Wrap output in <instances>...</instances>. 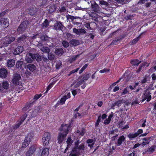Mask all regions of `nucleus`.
<instances>
[{
	"mask_svg": "<svg viewBox=\"0 0 156 156\" xmlns=\"http://www.w3.org/2000/svg\"><path fill=\"white\" fill-rule=\"evenodd\" d=\"M147 78L146 77H144L141 80V83H144L147 82Z\"/></svg>",
	"mask_w": 156,
	"mask_h": 156,
	"instance_id": "56",
	"label": "nucleus"
},
{
	"mask_svg": "<svg viewBox=\"0 0 156 156\" xmlns=\"http://www.w3.org/2000/svg\"><path fill=\"white\" fill-rule=\"evenodd\" d=\"M63 26L62 23L59 21H57L54 25L53 29L56 30H61L63 29Z\"/></svg>",
	"mask_w": 156,
	"mask_h": 156,
	"instance_id": "14",
	"label": "nucleus"
},
{
	"mask_svg": "<svg viewBox=\"0 0 156 156\" xmlns=\"http://www.w3.org/2000/svg\"><path fill=\"white\" fill-rule=\"evenodd\" d=\"M29 24V22L28 21H23L17 29V32L19 34L22 33L28 27Z\"/></svg>",
	"mask_w": 156,
	"mask_h": 156,
	"instance_id": "5",
	"label": "nucleus"
},
{
	"mask_svg": "<svg viewBox=\"0 0 156 156\" xmlns=\"http://www.w3.org/2000/svg\"><path fill=\"white\" fill-rule=\"evenodd\" d=\"M92 7L94 9L93 10L96 12H98V11H99L100 9L98 5L96 3H95L94 4H92Z\"/></svg>",
	"mask_w": 156,
	"mask_h": 156,
	"instance_id": "32",
	"label": "nucleus"
},
{
	"mask_svg": "<svg viewBox=\"0 0 156 156\" xmlns=\"http://www.w3.org/2000/svg\"><path fill=\"white\" fill-rule=\"evenodd\" d=\"M7 75V72L6 69L3 68L0 69V77L5 78Z\"/></svg>",
	"mask_w": 156,
	"mask_h": 156,
	"instance_id": "18",
	"label": "nucleus"
},
{
	"mask_svg": "<svg viewBox=\"0 0 156 156\" xmlns=\"http://www.w3.org/2000/svg\"><path fill=\"white\" fill-rule=\"evenodd\" d=\"M9 20L6 18H2L0 20V25L4 28H6L9 25Z\"/></svg>",
	"mask_w": 156,
	"mask_h": 156,
	"instance_id": "6",
	"label": "nucleus"
},
{
	"mask_svg": "<svg viewBox=\"0 0 156 156\" xmlns=\"http://www.w3.org/2000/svg\"><path fill=\"white\" fill-rule=\"evenodd\" d=\"M27 116V114H25L23 115L22 116L20 120L17 121L16 122V124L14 126V129H17L22 124V122L25 120Z\"/></svg>",
	"mask_w": 156,
	"mask_h": 156,
	"instance_id": "11",
	"label": "nucleus"
},
{
	"mask_svg": "<svg viewBox=\"0 0 156 156\" xmlns=\"http://www.w3.org/2000/svg\"><path fill=\"white\" fill-rule=\"evenodd\" d=\"M27 67L32 72L34 71L36 69V66L32 64H29L27 66Z\"/></svg>",
	"mask_w": 156,
	"mask_h": 156,
	"instance_id": "33",
	"label": "nucleus"
},
{
	"mask_svg": "<svg viewBox=\"0 0 156 156\" xmlns=\"http://www.w3.org/2000/svg\"><path fill=\"white\" fill-rule=\"evenodd\" d=\"M37 114V112L34 110V111H33L32 113L31 114V117H33L36 116Z\"/></svg>",
	"mask_w": 156,
	"mask_h": 156,
	"instance_id": "60",
	"label": "nucleus"
},
{
	"mask_svg": "<svg viewBox=\"0 0 156 156\" xmlns=\"http://www.w3.org/2000/svg\"><path fill=\"white\" fill-rule=\"evenodd\" d=\"M109 70H110L109 69H107L105 68L104 69H103V70H101L99 71V72L100 73H103L106 72H108V71H109Z\"/></svg>",
	"mask_w": 156,
	"mask_h": 156,
	"instance_id": "57",
	"label": "nucleus"
},
{
	"mask_svg": "<svg viewBox=\"0 0 156 156\" xmlns=\"http://www.w3.org/2000/svg\"><path fill=\"white\" fill-rule=\"evenodd\" d=\"M79 69H80V68H77V69H75L74 70H73L71 71L70 73V74H72L73 73H75L76 72H77L78 71V70Z\"/></svg>",
	"mask_w": 156,
	"mask_h": 156,
	"instance_id": "59",
	"label": "nucleus"
},
{
	"mask_svg": "<svg viewBox=\"0 0 156 156\" xmlns=\"http://www.w3.org/2000/svg\"><path fill=\"white\" fill-rule=\"evenodd\" d=\"M28 10V13L31 15H33L36 12V9L34 6H33L32 8H29Z\"/></svg>",
	"mask_w": 156,
	"mask_h": 156,
	"instance_id": "27",
	"label": "nucleus"
},
{
	"mask_svg": "<svg viewBox=\"0 0 156 156\" xmlns=\"http://www.w3.org/2000/svg\"><path fill=\"white\" fill-rule=\"evenodd\" d=\"M83 83V81H82L81 80L79 81L75 85V87L76 88L79 86L81 84Z\"/></svg>",
	"mask_w": 156,
	"mask_h": 156,
	"instance_id": "55",
	"label": "nucleus"
},
{
	"mask_svg": "<svg viewBox=\"0 0 156 156\" xmlns=\"http://www.w3.org/2000/svg\"><path fill=\"white\" fill-rule=\"evenodd\" d=\"M143 132V129H139L138 130L137 132L136 133L137 134V136H138L139 134H141Z\"/></svg>",
	"mask_w": 156,
	"mask_h": 156,
	"instance_id": "58",
	"label": "nucleus"
},
{
	"mask_svg": "<svg viewBox=\"0 0 156 156\" xmlns=\"http://www.w3.org/2000/svg\"><path fill=\"white\" fill-rule=\"evenodd\" d=\"M30 143V142L29 141H28L26 139H25L24 142L22 144V147L25 148L29 145Z\"/></svg>",
	"mask_w": 156,
	"mask_h": 156,
	"instance_id": "38",
	"label": "nucleus"
},
{
	"mask_svg": "<svg viewBox=\"0 0 156 156\" xmlns=\"http://www.w3.org/2000/svg\"><path fill=\"white\" fill-rule=\"evenodd\" d=\"M80 143V141L79 140H77L76 142H75V147H76L78 146L79 144Z\"/></svg>",
	"mask_w": 156,
	"mask_h": 156,
	"instance_id": "61",
	"label": "nucleus"
},
{
	"mask_svg": "<svg viewBox=\"0 0 156 156\" xmlns=\"http://www.w3.org/2000/svg\"><path fill=\"white\" fill-rule=\"evenodd\" d=\"M100 3L102 5H104L105 6H107L108 5V3L103 0L100 1Z\"/></svg>",
	"mask_w": 156,
	"mask_h": 156,
	"instance_id": "53",
	"label": "nucleus"
},
{
	"mask_svg": "<svg viewBox=\"0 0 156 156\" xmlns=\"http://www.w3.org/2000/svg\"><path fill=\"white\" fill-rule=\"evenodd\" d=\"M23 50V47L18 46L14 50L13 54L14 55L19 54L22 52Z\"/></svg>",
	"mask_w": 156,
	"mask_h": 156,
	"instance_id": "16",
	"label": "nucleus"
},
{
	"mask_svg": "<svg viewBox=\"0 0 156 156\" xmlns=\"http://www.w3.org/2000/svg\"><path fill=\"white\" fill-rule=\"evenodd\" d=\"M151 138L149 137H147L143 139V140L144 141L142 143V145H144L148 144L149 142V140Z\"/></svg>",
	"mask_w": 156,
	"mask_h": 156,
	"instance_id": "35",
	"label": "nucleus"
},
{
	"mask_svg": "<svg viewBox=\"0 0 156 156\" xmlns=\"http://www.w3.org/2000/svg\"><path fill=\"white\" fill-rule=\"evenodd\" d=\"M26 38H27V37L24 36H22V37L19 38L18 40V41L19 43H20L21 42V41H23V40L25 39Z\"/></svg>",
	"mask_w": 156,
	"mask_h": 156,
	"instance_id": "45",
	"label": "nucleus"
},
{
	"mask_svg": "<svg viewBox=\"0 0 156 156\" xmlns=\"http://www.w3.org/2000/svg\"><path fill=\"white\" fill-rule=\"evenodd\" d=\"M101 115H99L98 117V119L96 121V122L95 124V126H98L99 124V123L101 122Z\"/></svg>",
	"mask_w": 156,
	"mask_h": 156,
	"instance_id": "49",
	"label": "nucleus"
},
{
	"mask_svg": "<svg viewBox=\"0 0 156 156\" xmlns=\"http://www.w3.org/2000/svg\"><path fill=\"white\" fill-rule=\"evenodd\" d=\"M89 77V74H87L85 75L83 78L81 80V81H83V82L84 81L87 80Z\"/></svg>",
	"mask_w": 156,
	"mask_h": 156,
	"instance_id": "48",
	"label": "nucleus"
},
{
	"mask_svg": "<svg viewBox=\"0 0 156 156\" xmlns=\"http://www.w3.org/2000/svg\"><path fill=\"white\" fill-rule=\"evenodd\" d=\"M29 108V105H26L23 108V111H26Z\"/></svg>",
	"mask_w": 156,
	"mask_h": 156,
	"instance_id": "64",
	"label": "nucleus"
},
{
	"mask_svg": "<svg viewBox=\"0 0 156 156\" xmlns=\"http://www.w3.org/2000/svg\"><path fill=\"white\" fill-rule=\"evenodd\" d=\"M66 17L67 18V20H72L74 19V16L71 15H67L66 16Z\"/></svg>",
	"mask_w": 156,
	"mask_h": 156,
	"instance_id": "54",
	"label": "nucleus"
},
{
	"mask_svg": "<svg viewBox=\"0 0 156 156\" xmlns=\"http://www.w3.org/2000/svg\"><path fill=\"white\" fill-rule=\"evenodd\" d=\"M126 102L125 100L123 99H122L120 100H118V101H115L114 103H113L112 104V106H116L118 107H119L122 104H123Z\"/></svg>",
	"mask_w": 156,
	"mask_h": 156,
	"instance_id": "19",
	"label": "nucleus"
},
{
	"mask_svg": "<svg viewBox=\"0 0 156 156\" xmlns=\"http://www.w3.org/2000/svg\"><path fill=\"white\" fill-rule=\"evenodd\" d=\"M79 154L77 153L75 149H73L69 154V156H78Z\"/></svg>",
	"mask_w": 156,
	"mask_h": 156,
	"instance_id": "40",
	"label": "nucleus"
},
{
	"mask_svg": "<svg viewBox=\"0 0 156 156\" xmlns=\"http://www.w3.org/2000/svg\"><path fill=\"white\" fill-rule=\"evenodd\" d=\"M114 116V114L113 112H111L108 116V118L106 119L104 122V124L105 125H108L111 119H112Z\"/></svg>",
	"mask_w": 156,
	"mask_h": 156,
	"instance_id": "20",
	"label": "nucleus"
},
{
	"mask_svg": "<svg viewBox=\"0 0 156 156\" xmlns=\"http://www.w3.org/2000/svg\"><path fill=\"white\" fill-rule=\"evenodd\" d=\"M23 64L22 61H19L16 63V66L17 68L19 69H21L22 65Z\"/></svg>",
	"mask_w": 156,
	"mask_h": 156,
	"instance_id": "39",
	"label": "nucleus"
},
{
	"mask_svg": "<svg viewBox=\"0 0 156 156\" xmlns=\"http://www.w3.org/2000/svg\"><path fill=\"white\" fill-rule=\"evenodd\" d=\"M141 62V61H139L137 59H135L131 60V63L133 66H137Z\"/></svg>",
	"mask_w": 156,
	"mask_h": 156,
	"instance_id": "28",
	"label": "nucleus"
},
{
	"mask_svg": "<svg viewBox=\"0 0 156 156\" xmlns=\"http://www.w3.org/2000/svg\"><path fill=\"white\" fill-rule=\"evenodd\" d=\"M38 46L41 50L44 53H49L50 52V50L49 48L47 47H42V45L39 44Z\"/></svg>",
	"mask_w": 156,
	"mask_h": 156,
	"instance_id": "17",
	"label": "nucleus"
},
{
	"mask_svg": "<svg viewBox=\"0 0 156 156\" xmlns=\"http://www.w3.org/2000/svg\"><path fill=\"white\" fill-rule=\"evenodd\" d=\"M15 38L10 36H6L3 38L0 44V48L7 46L8 44L11 43L15 40Z\"/></svg>",
	"mask_w": 156,
	"mask_h": 156,
	"instance_id": "3",
	"label": "nucleus"
},
{
	"mask_svg": "<svg viewBox=\"0 0 156 156\" xmlns=\"http://www.w3.org/2000/svg\"><path fill=\"white\" fill-rule=\"evenodd\" d=\"M36 147L33 145L30 147L29 150L26 152V156H31L36 151Z\"/></svg>",
	"mask_w": 156,
	"mask_h": 156,
	"instance_id": "12",
	"label": "nucleus"
},
{
	"mask_svg": "<svg viewBox=\"0 0 156 156\" xmlns=\"http://www.w3.org/2000/svg\"><path fill=\"white\" fill-rule=\"evenodd\" d=\"M62 65V63L60 61H57L56 64V68L57 69H59Z\"/></svg>",
	"mask_w": 156,
	"mask_h": 156,
	"instance_id": "44",
	"label": "nucleus"
},
{
	"mask_svg": "<svg viewBox=\"0 0 156 156\" xmlns=\"http://www.w3.org/2000/svg\"><path fill=\"white\" fill-rule=\"evenodd\" d=\"M66 99L67 98H66V96H64L61 98L59 102V101H58L57 104H58L60 103V104L63 105L65 103V101Z\"/></svg>",
	"mask_w": 156,
	"mask_h": 156,
	"instance_id": "37",
	"label": "nucleus"
},
{
	"mask_svg": "<svg viewBox=\"0 0 156 156\" xmlns=\"http://www.w3.org/2000/svg\"><path fill=\"white\" fill-rule=\"evenodd\" d=\"M54 84L53 83H51L47 87V90L45 92L46 93H47L48 90L53 87Z\"/></svg>",
	"mask_w": 156,
	"mask_h": 156,
	"instance_id": "51",
	"label": "nucleus"
},
{
	"mask_svg": "<svg viewBox=\"0 0 156 156\" xmlns=\"http://www.w3.org/2000/svg\"><path fill=\"white\" fill-rule=\"evenodd\" d=\"M143 101L147 100V101H149L151 99V93L148 89H146L142 96Z\"/></svg>",
	"mask_w": 156,
	"mask_h": 156,
	"instance_id": "7",
	"label": "nucleus"
},
{
	"mask_svg": "<svg viewBox=\"0 0 156 156\" xmlns=\"http://www.w3.org/2000/svg\"><path fill=\"white\" fill-rule=\"evenodd\" d=\"M15 63V61L12 59H10L8 60L7 62V65L8 67H11L13 66Z\"/></svg>",
	"mask_w": 156,
	"mask_h": 156,
	"instance_id": "26",
	"label": "nucleus"
},
{
	"mask_svg": "<svg viewBox=\"0 0 156 156\" xmlns=\"http://www.w3.org/2000/svg\"><path fill=\"white\" fill-rule=\"evenodd\" d=\"M40 37L41 39L43 41H47L48 40L49 38L46 35H41V34H37L33 36L32 37L33 39H35L37 37Z\"/></svg>",
	"mask_w": 156,
	"mask_h": 156,
	"instance_id": "13",
	"label": "nucleus"
},
{
	"mask_svg": "<svg viewBox=\"0 0 156 156\" xmlns=\"http://www.w3.org/2000/svg\"><path fill=\"white\" fill-rule=\"evenodd\" d=\"M70 124H63L61 125L59 129L60 133H59L58 137V143L61 144L64 140L70 129Z\"/></svg>",
	"mask_w": 156,
	"mask_h": 156,
	"instance_id": "1",
	"label": "nucleus"
},
{
	"mask_svg": "<svg viewBox=\"0 0 156 156\" xmlns=\"http://www.w3.org/2000/svg\"><path fill=\"white\" fill-rule=\"evenodd\" d=\"M42 96L41 94H36L34 97V99L35 100H37L39 99Z\"/></svg>",
	"mask_w": 156,
	"mask_h": 156,
	"instance_id": "52",
	"label": "nucleus"
},
{
	"mask_svg": "<svg viewBox=\"0 0 156 156\" xmlns=\"http://www.w3.org/2000/svg\"><path fill=\"white\" fill-rule=\"evenodd\" d=\"M87 66L88 65L87 64H85L80 70L79 73L80 74L87 67Z\"/></svg>",
	"mask_w": 156,
	"mask_h": 156,
	"instance_id": "46",
	"label": "nucleus"
},
{
	"mask_svg": "<svg viewBox=\"0 0 156 156\" xmlns=\"http://www.w3.org/2000/svg\"><path fill=\"white\" fill-rule=\"evenodd\" d=\"M125 137L123 136H120L117 140L116 144L117 146H120L125 140Z\"/></svg>",
	"mask_w": 156,
	"mask_h": 156,
	"instance_id": "24",
	"label": "nucleus"
},
{
	"mask_svg": "<svg viewBox=\"0 0 156 156\" xmlns=\"http://www.w3.org/2000/svg\"><path fill=\"white\" fill-rule=\"evenodd\" d=\"M141 34H140L138 37L134 38V39L132 40L131 41H130L129 43L131 45H132L136 44L140 39V36H141Z\"/></svg>",
	"mask_w": 156,
	"mask_h": 156,
	"instance_id": "29",
	"label": "nucleus"
},
{
	"mask_svg": "<svg viewBox=\"0 0 156 156\" xmlns=\"http://www.w3.org/2000/svg\"><path fill=\"white\" fill-rule=\"evenodd\" d=\"M84 145L83 144H81L80 145L74 147L73 149H75L76 152L79 154L84 152Z\"/></svg>",
	"mask_w": 156,
	"mask_h": 156,
	"instance_id": "8",
	"label": "nucleus"
},
{
	"mask_svg": "<svg viewBox=\"0 0 156 156\" xmlns=\"http://www.w3.org/2000/svg\"><path fill=\"white\" fill-rule=\"evenodd\" d=\"M119 89V88L118 86H115L113 89V91L114 92H115L117 91Z\"/></svg>",
	"mask_w": 156,
	"mask_h": 156,
	"instance_id": "63",
	"label": "nucleus"
},
{
	"mask_svg": "<svg viewBox=\"0 0 156 156\" xmlns=\"http://www.w3.org/2000/svg\"><path fill=\"white\" fill-rule=\"evenodd\" d=\"M51 137V135L48 132H46L44 134L42 138L44 146H47L48 144Z\"/></svg>",
	"mask_w": 156,
	"mask_h": 156,
	"instance_id": "4",
	"label": "nucleus"
},
{
	"mask_svg": "<svg viewBox=\"0 0 156 156\" xmlns=\"http://www.w3.org/2000/svg\"><path fill=\"white\" fill-rule=\"evenodd\" d=\"M156 148V145H153L151 147L147 149V151L150 154L152 153L155 151Z\"/></svg>",
	"mask_w": 156,
	"mask_h": 156,
	"instance_id": "36",
	"label": "nucleus"
},
{
	"mask_svg": "<svg viewBox=\"0 0 156 156\" xmlns=\"http://www.w3.org/2000/svg\"><path fill=\"white\" fill-rule=\"evenodd\" d=\"M73 32L78 35H82L86 33V31L83 29H77L76 28H73Z\"/></svg>",
	"mask_w": 156,
	"mask_h": 156,
	"instance_id": "15",
	"label": "nucleus"
},
{
	"mask_svg": "<svg viewBox=\"0 0 156 156\" xmlns=\"http://www.w3.org/2000/svg\"><path fill=\"white\" fill-rule=\"evenodd\" d=\"M137 136V135L136 133H129L128 135V137L129 138L130 140H133Z\"/></svg>",
	"mask_w": 156,
	"mask_h": 156,
	"instance_id": "25",
	"label": "nucleus"
},
{
	"mask_svg": "<svg viewBox=\"0 0 156 156\" xmlns=\"http://www.w3.org/2000/svg\"><path fill=\"white\" fill-rule=\"evenodd\" d=\"M9 87L8 82L4 81L0 84V92L3 91L4 90H7Z\"/></svg>",
	"mask_w": 156,
	"mask_h": 156,
	"instance_id": "10",
	"label": "nucleus"
},
{
	"mask_svg": "<svg viewBox=\"0 0 156 156\" xmlns=\"http://www.w3.org/2000/svg\"><path fill=\"white\" fill-rule=\"evenodd\" d=\"M62 44L65 48H67L69 46L68 42L66 41H63L62 42Z\"/></svg>",
	"mask_w": 156,
	"mask_h": 156,
	"instance_id": "50",
	"label": "nucleus"
},
{
	"mask_svg": "<svg viewBox=\"0 0 156 156\" xmlns=\"http://www.w3.org/2000/svg\"><path fill=\"white\" fill-rule=\"evenodd\" d=\"M41 57L38 54H33L30 53L27 54L26 59L28 63H31L33 60H36L39 62L41 60Z\"/></svg>",
	"mask_w": 156,
	"mask_h": 156,
	"instance_id": "2",
	"label": "nucleus"
},
{
	"mask_svg": "<svg viewBox=\"0 0 156 156\" xmlns=\"http://www.w3.org/2000/svg\"><path fill=\"white\" fill-rule=\"evenodd\" d=\"M96 140L95 139H89L87 140V143L88 144V146L92 148L93 147L95 142Z\"/></svg>",
	"mask_w": 156,
	"mask_h": 156,
	"instance_id": "21",
	"label": "nucleus"
},
{
	"mask_svg": "<svg viewBox=\"0 0 156 156\" xmlns=\"http://www.w3.org/2000/svg\"><path fill=\"white\" fill-rule=\"evenodd\" d=\"M70 44L74 46H76L79 44L80 43L78 40L75 39H72L70 41Z\"/></svg>",
	"mask_w": 156,
	"mask_h": 156,
	"instance_id": "34",
	"label": "nucleus"
},
{
	"mask_svg": "<svg viewBox=\"0 0 156 156\" xmlns=\"http://www.w3.org/2000/svg\"><path fill=\"white\" fill-rule=\"evenodd\" d=\"M42 27L43 28H46L49 25L48 21L47 19H46L44 22L42 23Z\"/></svg>",
	"mask_w": 156,
	"mask_h": 156,
	"instance_id": "42",
	"label": "nucleus"
},
{
	"mask_svg": "<svg viewBox=\"0 0 156 156\" xmlns=\"http://www.w3.org/2000/svg\"><path fill=\"white\" fill-rule=\"evenodd\" d=\"M55 57L54 55H52L51 53L48 54V58L50 60H52Z\"/></svg>",
	"mask_w": 156,
	"mask_h": 156,
	"instance_id": "47",
	"label": "nucleus"
},
{
	"mask_svg": "<svg viewBox=\"0 0 156 156\" xmlns=\"http://www.w3.org/2000/svg\"><path fill=\"white\" fill-rule=\"evenodd\" d=\"M129 88L128 87H126L124 88L123 91V92L121 93V95H124L126 94L129 92Z\"/></svg>",
	"mask_w": 156,
	"mask_h": 156,
	"instance_id": "43",
	"label": "nucleus"
},
{
	"mask_svg": "<svg viewBox=\"0 0 156 156\" xmlns=\"http://www.w3.org/2000/svg\"><path fill=\"white\" fill-rule=\"evenodd\" d=\"M148 0H140L138 2V4H142L144 3H145V2L147 1Z\"/></svg>",
	"mask_w": 156,
	"mask_h": 156,
	"instance_id": "62",
	"label": "nucleus"
},
{
	"mask_svg": "<svg viewBox=\"0 0 156 156\" xmlns=\"http://www.w3.org/2000/svg\"><path fill=\"white\" fill-rule=\"evenodd\" d=\"M67 143V145L66 148L65 149V150H67L69 147L71 145L73 141L72 140L71 138L70 137H69L66 141Z\"/></svg>",
	"mask_w": 156,
	"mask_h": 156,
	"instance_id": "31",
	"label": "nucleus"
},
{
	"mask_svg": "<svg viewBox=\"0 0 156 156\" xmlns=\"http://www.w3.org/2000/svg\"><path fill=\"white\" fill-rule=\"evenodd\" d=\"M49 153V149L47 147L44 148L42 151L41 156H48Z\"/></svg>",
	"mask_w": 156,
	"mask_h": 156,
	"instance_id": "23",
	"label": "nucleus"
},
{
	"mask_svg": "<svg viewBox=\"0 0 156 156\" xmlns=\"http://www.w3.org/2000/svg\"><path fill=\"white\" fill-rule=\"evenodd\" d=\"M79 55H77L74 56L72 58H70L69 59V61L70 63H72L73 62L75 61L76 59L79 57Z\"/></svg>",
	"mask_w": 156,
	"mask_h": 156,
	"instance_id": "41",
	"label": "nucleus"
},
{
	"mask_svg": "<svg viewBox=\"0 0 156 156\" xmlns=\"http://www.w3.org/2000/svg\"><path fill=\"white\" fill-rule=\"evenodd\" d=\"M55 53L56 55L61 56L63 54L64 51L62 48H58L55 49Z\"/></svg>",
	"mask_w": 156,
	"mask_h": 156,
	"instance_id": "22",
	"label": "nucleus"
},
{
	"mask_svg": "<svg viewBox=\"0 0 156 156\" xmlns=\"http://www.w3.org/2000/svg\"><path fill=\"white\" fill-rule=\"evenodd\" d=\"M34 136V134L32 133H28L27 135L26 136L25 139L28 141H29L30 142L32 140Z\"/></svg>",
	"mask_w": 156,
	"mask_h": 156,
	"instance_id": "30",
	"label": "nucleus"
},
{
	"mask_svg": "<svg viewBox=\"0 0 156 156\" xmlns=\"http://www.w3.org/2000/svg\"><path fill=\"white\" fill-rule=\"evenodd\" d=\"M20 79L21 76L20 75L15 74L12 79L13 83L16 85H18L19 84L20 80Z\"/></svg>",
	"mask_w": 156,
	"mask_h": 156,
	"instance_id": "9",
	"label": "nucleus"
}]
</instances>
